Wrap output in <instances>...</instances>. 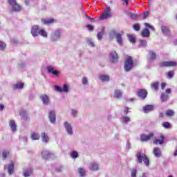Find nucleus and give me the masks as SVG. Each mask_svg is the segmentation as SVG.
I'll list each match as a JSON object with an SVG mask.
<instances>
[{
  "label": "nucleus",
  "mask_w": 177,
  "mask_h": 177,
  "mask_svg": "<svg viewBox=\"0 0 177 177\" xmlns=\"http://www.w3.org/2000/svg\"><path fill=\"white\" fill-rule=\"evenodd\" d=\"M136 161L138 164H142V162H144L146 167H149L150 160L147 158V156H146V154H145L143 152H138L136 155Z\"/></svg>",
  "instance_id": "nucleus-1"
},
{
  "label": "nucleus",
  "mask_w": 177,
  "mask_h": 177,
  "mask_svg": "<svg viewBox=\"0 0 177 177\" xmlns=\"http://www.w3.org/2000/svg\"><path fill=\"white\" fill-rule=\"evenodd\" d=\"M132 67H133V59L131 57H128L124 61V69L128 72L132 70Z\"/></svg>",
  "instance_id": "nucleus-2"
},
{
  "label": "nucleus",
  "mask_w": 177,
  "mask_h": 177,
  "mask_svg": "<svg viewBox=\"0 0 177 177\" xmlns=\"http://www.w3.org/2000/svg\"><path fill=\"white\" fill-rule=\"evenodd\" d=\"M62 38V30H57L53 32L50 35V39L51 42H57Z\"/></svg>",
  "instance_id": "nucleus-3"
},
{
  "label": "nucleus",
  "mask_w": 177,
  "mask_h": 177,
  "mask_svg": "<svg viewBox=\"0 0 177 177\" xmlns=\"http://www.w3.org/2000/svg\"><path fill=\"white\" fill-rule=\"evenodd\" d=\"M172 90L171 88H167L164 93L160 94V100L162 103H166L169 100V95H171Z\"/></svg>",
  "instance_id": "nucleus-4"
},
{
  "label": "nucleus",
  "mask_w": 177,
  "mask_h": 177,
  "mask_svg": "<svg viewBox=\"0 0 177 177\" xmlns=\"http://www.w3.org/2000/svg\"><path fill=\"white\" fill-rule=\"evenodd\" d=\"M8 3L12 7V12H20L21 10V7L19 6V4H17V2H16V0H8Z\"/></svg>",
  "instance_id": "nucleus-5"
},
{
  "label": "nucleus",
  "mask_w": 177,
  "mask_h": 177,
  "mask_svg": "<svg viewBox=\"0 0 177 177\" xmlns=\"http://www.w3.org/2000/svg\"><path fill=\"white\" fill-rule=\"evenodd\" d=\"M111 8L106 7L105 8L104 13L101 15L99 17V20H104V19H110L111 17Z\"/></svg>",
  "instance_id": "nucleus-6"
},
{
  "label": "nucleus",
  "mask_w": 177,
  "mask_h": 177,
  "mask_svg": "<svg viewBox=\"0 0 177 177\" xmlns=\"http://www.w3.org/2000/svg\"><path fill=\"white\" fill-rule=\"evenodd\" d=\"M64 127L68 135L73 136L74 132L73 131V126H71V124H70L68 122H64Z\"/></svg>",
  "instance_id": "nucleus-7"
},
{
  "label": "nucleus",
  "mask_w": 177,
  "mask_h": 177,
  "mask_svg": "<svg viewBox=\"0 0 177 177\" xmlns=\"http://www.w3.org/2000/svg\"><path fill=\"white\" fill-rule=\"evenodd\" d=\"M176 62L174 61H165L162 62L159 64L160 67H175L176 66Z\"/></svg>",
  "instance_id": "nucleus-8"
},
{
  "label": "nucleus",
  "mask_w": 177,
  "mask_h": 177,
  "mask_svg": "<svg viewBox=\"0 0 177 177\" xmlns=\"http://www.w3.org/2000/svg\"><path fill=\"white\" fill-rule=\"evenodd\" d=\"M46 70L48 74H53V75H55V77H59V75L60 74V72L55 69V67L52 66H48Z\"/></svg>",
  "instance_id": "nucleus-9"
},
{
  "label": "nucleus",
  "mask_w": 177,
  "mask_h": 177,
  "mask_svg": "<svg viewBox=\"0 0 177 177\" xmlns=\"http://www.w3.org/2000/svg\"><path fill=\"white\" fill-rule=\"evenodd\" d=\"M41 157L44 160H50L53 157V153L49 151H43L41 152Z\"/></svg>",
  "instance_id": "nucleus-10"
},
{
  "label": "nucleus",
  "mask_w": 177,
  "mask_h": 177,
  "mask_svg": "<svg viewBox=\"0 0 177 177\" xmlns=\"http://www.w3.org/2000/svg\"><path fill=\"white\" fill-rule=\"evenodd\" d=\"M41 29H39V26L38 25L32 26L31 28V34L32 37H38L39 35V31Z\"/></svg>",
  "instance_id": "nucleus-11"
},
{
  "label": "nucleus",
  "mask_w": 177,
  "mask_h": 177,
  "mask_svg": "<svg viewBox=\"0 0 177 177\" xmlns=\"http://www.w3.org/2000/svg\"><path fill=\"white\" fill-rule=\"evenodd\" d=\"M109 59L111 63H117L118 62V55H117V52L111 51L110 53Z\"/></svg>",
  "instance_id": "nucleus-12"
},
{
  "label": "nucleus",
  "mask_w": 177,
  "mask_h": 177,
  "mask_svg": "<svg viewBox=\"0 0 177 177\" xmlns=\"http://www.w3.org/2000/svg\"><path fill=\"white\" fill-rule=\"evenodd\" d=\"M48 118L51 124H55L56 123V112H55V111H50V112L48 113Z\"/></svg>",
  "instance_id": "nucleus-13"
},
{
  "label": "nucleus",
  "mask_w": 177,
  "mask_h": 177,
  "mask_svg": "<svg viewBox=\"0 0 177 177\" xmlns=\"http://www.w3.org/2000/svg\"><path fill=\"white\" fill-rule=\"evenodd\" d=\"M153 136H154L153 133H150L149 135L142 134L140 136V140L141 142H148V140H150Z\"/></svg>",
  "instance_id": "nucleus-14"
},
{
  "label": "nucleus",
  "mask_w": 177,
  "mask_h": 177,
  "mask_svg": "<svg viewBox=\"0 0 177 177\" xmlns=\"http://www.w3.org/2000/svg\"><path fill=\"white\" fill-rule=\"evenodd\" d=\"M137 95L138 97H140V99H146V97H147V91L145 89H140L138 90Z\"/></svg>",
  "instance_id": "nucleus-15"
},
{
  "label": "nucleus",
  "mask_w": 177,
  "mask_h": 177,
  "mask_svg": "<svg viewBox=\"0 0 177 177\" xmlns=\"http://www.w3.org/2000/svg\"><path fill=\"white\" fill-rule=\"evenodd\" d=\"M41 142L44 143H48L50 138H49V135L45 132L41 133Z\"/></svg>",
  "instance_id": "nucleus-16"
},
{
  "label": "nucleus",
  "mask_w": 177,
  "mask_h": 177,
  "mask_svg": "<svg viewBox=\"0 0 177 177\" xmlns=\"http://www.w3.org/2000/svg\"><path fill=\"white\" fill-rule=\"evenodd\" d=\"M9 127L12 132H16V131H17V124H16L15 120H10Z\"/></svg>",
  "instance_id": "nucleus-17"
},
{
  "label": "nucleus",
  "mask_w": 177,
  "mask_h": 177,
  "mask_svg": "<svg viewBox=\"0 0 177 177\" xmlns=\"http://www.w3.org/2000/svg\"><path fill=\"white\" fill-rule=\"evenodd\" d=\"M8 169L9 175H12L13 174V171H15V165L13 163H10L8 165L4 166V169Z\"/></svg>",
  "instance_id": "nucleus-18"
},
{
  "label": "nucleus",
  "mask_w": 177,
  "mask_h": 177,
  "mask_svg": "<svg viewBox=\"0 0 177 177\" xmlns=\"http://www.w3.org/2000/svg\"><path fill=\"white\" fill-rule=\"evenodd\" d=\"M160 30L164 35H171V31L169 30V28L168 26H162L160 27Z\"/></svg>",
  "instance_id": "nucleus-19"
},
{
  "label": "nucleus",
  "mask_w": 177,
  "mask_h": 177,
  "mask_svg": "<svg viewBox=\"0 0 177 177\" xmlns=\"http://www.w3.org/2000/svg\"><path fill=\"white\" fill-rule=\"evenodd\" d=\"M88 169L90 171H97L99 169V164L93 162L88 165Z\"/></svg>",
  "instance_id": "nucleus-20"
},
{
  "label": "nucleus",
  "mask_w": 177,
  "mask_h": 177,
  "mask_svg": "<svg viewBox=\"0 0 177 177\" xmlns=\"http://www.w3.org/2000/svg\"><path fill=\"white\" fill-rule=\"evenodd\" d=\"M143 112L145 113V114H147V113H150L154 110V106L153 105H146L142 108Z\"/></svg>",
  "instance_id": "nucleus-21"
},
{
  "label": "nucleus",
  "mask_w": 177,
  "mask_h": 177,
  "mask_svg": "<svg viewBox=\"0 0 177 177\" xmlns=\"http://www.w3.org/2000/svg\"><path fill=\"white\" fill-rule=\"evenodd\" d=\"M40 99L44 104H46V105L49 104L50 100H49V97H48V95H44V94L41 95Z\"/></svg>",
  "instance_id": "nucleus-22"
},
{
  "label": "nucleus",
  "mask_w": 177,
  "mask_h": 177,
  "mask_svg": "<svg viewBox=\"0 0 177 177\" xmlns=\"http://www.w3.org/2000/svg\"><path fill=\"white\" fill-rule=\"evenodd\" d=\"M156 59H157V54L156 52L150 50L149 52V61L153 62Z\"/></svg>",
  "instance_id": "nucleus-23"
},
{
  "label": "nucleus",
  "mask_w": 177,
  "mask_h": 177,
  "mask_svg": "<svg viewBox=\"0 0 177 177\" xmlns=\"http://www.w3.org/2000/svg\"><path fill=\"white\" fill-rule=\"evenodd\" d=\"M41 136H39V133L38 132H32L30 135V138L32 139V140H39Z\"/></svg>",
  "instance_id": "nucleus-24"
},
{
  "label": "nucleus",
  "mask_w": 177,
  "mask_h": 177,
  "mask_svg": "<svg viewBox=\"0 0 177 177\" xmlns=\"http://www.w3.org/2000/svg\"><path fill=\"white\" fill-rule=\"evenodd\" d=\"M141 35L144 38H149V37H150V30L147 28H145L141 31Z\"/></svg>",
  "instance_id": "nucleus-25"
},
{
  "label": "nucleus",
  "mask_w": 177,
  "mask_h": 177,
  "mask_svg": "<svg viewBox=\"0 0 177 177\" xmlns=\"http://www.w3.org/2000/svg\"><path fill=\"white\" fill-rule=\"evenodd\" d=\"M165 137L163 135H160V139H155L153 140V145H162L164 143V140Z\"/></svg>",
  "instance_id": "nucleus-26"
},
{
  "label": "nucleus",
  "mask_w": 177,
  "mask_h": 177,
  "mask_svg": "<svg viewBox=\"0 0 177 177\" xmlns=\"http://www.w3.org/2000/svg\"><path fill=\"white\" fill-rule=\"evenodd\" d=\"M31 175H32V169L31 168L25 170L23 173V176L24 177H29L31 176Z\"/></svg>",
  "instance_id": "nucleus-27"
},
{
  "label": "nucleus",
  "mask_w": 177,
  "mask_h": 177,
  "mask_svg": "<svg viewBox=\"0 0 177 177\" xmlns=\"http://www.w3.org/2000/svg\"><path fill=\"white\" fill-rule=\"evenodd\" d=\"M122 97V91L120 90H115L114 92L113 97L115 99H120Z\"/></svg>",
  "instance_id": "nucleus-28"
},
{
  "label": "nucleus",
  "mask_w": 177,
  "mask_h": 177,
  "mask_svg": "<svg viewBox=\"0 0 177 177\" xmlns=\"http://www.w3.org/2000/svg\"><path fill=\"white\" fill-rule=\"evenodd\" d=\"M153 151L155 157L158 158L161 156V149L159 147L154 148Z\"/></svg>",
  "instance_id": "nucleus-29"
},
{
  "label": "nucleus",
  "mask_w": 177,
  "mask_h": 177,
  "mask_svg": "<svg viewBox=\"0 0 177 177\" xmlns=\"http://www.w3.org/2000/svg\"><path fill=\"white\" fill-rule=\"evenodd\" d=\"M115 38L118 44H119V45H122V36L120 33L116 32Z\"/></svg>",
  "instance_id": "nucleus-30"
},
{
  "label": "nucleus",
  "mask_w": 177,
  "mask_h": 177,
  "mask_svg": "<svg viewBox=\"0 0 177 177\" xmlns=\"http://www.w3.org/2000/svg\"><path fill=\"white\" fill-rule=\"evenodd\" d=\"M100 80L103 82H107L110 80V77L107 75H101L99 77Z\"/></svg>",
  "instance_id": "nucleus-31"
},
{
  "label": "nucleus",
  "mask_w": 177,
  "mask_h": 177,
  "mask_svg": "<svg viewBox=\"0 0 177 177\" xmlns=\"http://www.w3.org/2000/svg\"><path fill=\"white\" fill-rule=\"evenodd\" d=\"M24 87V84L23 83H18L12 86L13 89H23Z\"/></svg>",
  "instance_id": "nucleus-32"
},
{
  "label": "nucleus",
  "mask_w": 177,
  "mask_h": 177,
  "mask_svg": "<svg viewBox=\"0 0 177 177\" xmlns=\"http://www.w3.org/2000/svg\"><path fill=\"white\" fill-rule=\"evenodd\" d=\"M55 20L53 19H41L43 24H52Z\"/></svg>",
  "instance_id": "nucleus-33"
},
{
  "label": "nucleus",
  "mask_w": 177,
  "mask_h": 177,
  "mask_svg": "<svg viewBox=\"0 0 177 177\" xmlns=\"http://www.w3.org/2000/svg\"><path fill=\"white\" fill-rule=\"evenodd\" d=\"M128 38H129V41L131 43V44H135L136 42V39L135 38V35H127Z\"/></svg>",
  "instance_id": "nucleus-34"
},
{
  "label": "nucleus",
  "mask_w": 177,
  "mask_h": 177,
  "mask_svg": "<svg viewBox=\"0 0 177 177\" xmlns=\"http://www.w3.org/2000/svg\"><path fill=\"white\" fill-rule=\"evenodd\" d=\"M39 35L44 37V38H48V32L44 29H40L39 32Z\"/></svg>",
  "instance_id": "nucleus-35"
},
{
  "label": "nucleus",
  "mask_w": 177,
  "mask_h": 177,
  "mask_svg": "<svg viewBox=\"0 0 177 177\" xmlns=\"http://www.w3.org/2000/svg\"><path fill=\"white\" fill-rule=\"evenodd\" d=\"M20 115L25 121H27V120H28V114H27V112L21 111L20 113Z\"/></svg>",
  "instance_id": "nucleus-36"
},
{
  "label": "nucleus",
  "mask_w": 177,
  "mask_h": 177,
  "mask_svg": "<svg viewBox=\"0 0 177 177\" xmlns=\"http://www.w3.org/2000/svg\"><path fill=\"white\" fill-rule=\"evenodd\" d=\"M166 115L167 117H174V115H175V112L171 109H169L166 111Z\"/></svg>",
  "instance_id": "nucleus-37"
},
{
  "label": "nucleus",
  "mask_w": 177,
  "mask_h": 177,
  "mask_svg": "<svg viewBox=\"0 0 177 177\" xmlns=\"http://www.w3.org/2000/svg\"><path fill=\"white\" fill-rule=\"evenodd\" d=\"M103 35H104V30H102L101 32H99L97 34V37L99 41H102V39L103 38Z\"/></svg>",
  "instance_id": "nucleus-38"
},
{
  "label": "nucleus",
  "mask_w": 177,
  "mask_h": 177,
  "mask_svg": "<svg viewBox=\"0 0 177 177\" xmlns=\"http://www.w3.org/2000/svg\"><path fill=\"white\" fill-rule=\"evenodd\" d=\"M129 122H131V118L129 117L123 116L122 118V122L123 124H128Z\"/></svg>",
  "instance_id": "nucleus-39"
},
{
  "label": "nucleus",
  "mask_w": 177,
  "mask_h": 177,
  "mask_svg": "<svg viewBox=\"0 0 177 177\" xmlns=\"http://www.w3.org/2000/svg\"><path fill=\"white\" fill-rule=\"evenodd\" d=\"M87 44L91 48H95V43L93 42V40H92V39H87Z\"/></svg>",
  "instance_id": "nucleus-40"
},
{
  "label": "nucleus",
  "mask_w": 177,
  "mask_h": 177,
  "mask_svg": "<svg viewBox=\"0 0 177 177\" xmlns=\"http://www.w3.org/2000/svg\"><path fill=\"white\" fill-rule=\"evenodd\" d=\"M158 82L153 83L151 86L152 89H154V91H158Z\"/></svg>",
  "instance_id": "nucleus-41"
},
{
  "label": "nucleus",
  "mask_w": 177,
  "mask_h": 177,
  "mask_svg": "<svg viewBox=\"0 0 177 177\" xmlns=\"http://www.w3.org/2000/svg\"><path fill=\"white\" fill-rule=\"evenodd\" d=\"M71 157L72 158H77L78 157V152L75 151H73L71 153Z\"/></svg>",
  "instance_id": "nucleus-42"
},
{
  "label": "nucleus",
  "mask_w": 177,
  "mask_h": 177,
  "mask_svg": "<svg viewBox=\"0 0 177 177\" xmlns=\"http://www.w3.org/2000/svg\"><path fill=\"white\" fill-rule=\"evenodd\" d=\"M62 92H64L65 93H68V85L66 84H64L62 88Z\"/></svg>",
  "instance_id": "nucleus-43"
},
{
  "label": "nucleus",
  "mask_w": 177,
  "mask_h": 177,
  "mask_svg": "<svg viewBox=\"0 0 177 177\" xmlns=\"http://www.w3.org/2000/svg\"><path fill=\"white\" fill-rule=\"evenodd\" d=\"M140 46H147V41L146 40L140 39Z\"/></svg>",
  "instance_id": "nucleus-44"
},
{
  "label": "nucleus",
  "mask_w": 177,
  "mask_h": 177,
  "mask_svg": "<svg viewBox=\"0 0 177 177\" xmlns=\"http://www.w3.org/2000/svg\"><path fill=\"white\" fill-rule=\"evenodd\" d=\"M71 114L73 115V117L75 118L77 117V115L78 114V111L75 109H71Z\"/></svg>",
  "instance_id": "nucleus-45"
},
{
  "label": "nucleus",
  "mask_w": 177,
  "mask_h": 177,
  "mask_svg": "<svg viewBox=\"0 0 177 177\" xmlns=\"http://www.w3.org/2000/svg\"><path fill=\"white\" fill-rule=\"evenodd\" d=\"M115 34H117V32H115V31H112L109 33V39H111L112 41V39H114V37H115Z\"/></svg>",
  "instance_id": "nucleus-46"
},
{
  "label": "nucleus",
  "mask_w": 177,
  "mask_h": 177,
  "mask_svg": "<svg viewBox=\"0 0 177 177\" xmlns=\"http://www.w3.org/2000/svg\"><path fill=\"white\" fill-rule=\"evenodd\" d=\"M79 174H80V176H85V169L84 168L79 169Z\"/></svg>",
  "instance_id": "nucleus-47"
},
{
  "label": "nucleus",
  "mask_w": 177,
  "mask_h": 177,
  "mask_svg": "<svg viewBox=\"0 0 177 177\" xmlns=\"http://www.w3.org/2000/svg\"><path fill=\"white\" fill-rule=\"evenodd\" d=\"M133 28L136 31H139V30H140V25L139 24H136L133 25Z\"/></svg>",
  "instance_id": "nucleus-48"
},
{
  "label": "nucleus",
  "mask_w": 177,
  "mask_h": 177,
  "mask_svg": "<svg viewBox=\"0 0 177 177\" xmlns=\"http://www.w3.org/2000/svg\"><path fill=\"white\" fill-rule=\"evenodd\" d=\"M6 45L3 43V41H0V50H5V48Z\"/></svg>",
  "instance_id": "nucleus-49"
},
{
  "label": "nucleus",
  "mask_w": 177,
  "mask_h": 177,
  "mask_svg": "<svg viewBox=\"0 0 177 177\" xmlns=\"http://www.w3.org/2000/svg\"><path fill=\"white\" fill-rule=\"evenodd\" d=\"M136 174H138V170L136 169H131V177H136Z\"/></svg>",
  "instance_id": "nucleus-50"
},
{
  "label": "nucleus",
  "mask_w": 177,
  "mask_h": 177,
  "mask_svg": "<svg viewBox=\"0 0 177 177\" xmlns=\"http://www.w3.org/2000/svg\"><path fill=\"white\" fill-rule=\"evenodd\" d=\"M175 73H174V71H169L168 72V73H167V77H168V78H174V75Z\"/></svg>",
  "instance_id": "nucleus-51"
},
{
  "label": "nucleus",
  "mask_w": 177,
  "mask_h": 177,
  "mask_svg": "<svg viewBox=\"0 0 177 177\" xmlns=\"http://www.w3.org/2000/svg\"><path fill=\"white\" fill-rule=\"evenodd\" d=\"M82 82L83 85H88V78L86 77H84L82 79Z\"/></svg>",
  "instance_id": "nucleus-52"
},
{
  "label": "nucleus",
  "mask_w": 177,
  "mask_h": 177,
  "mask_svg": "<svg viewBox=\"0 0 177 177\" xmlns=\"http://www.w3.org/2000/svg\"><path fill=\"white\" fill-rule=\"evenodd\" d=\"M145 27H147L148 28L151 29L152 31H156V28H154L153 26L150 25L149 24L145 23Z\"/></svg>",
  "instance_id": "nucleus-53"
},
{
  "label": "nucleus",
  "mask_w": 177,
  "mask_h": 177,
  "mask_svg": "<svg viewBox=\"0 0 177 177\" xmlns=\"http://www.w3.org/2000/svg\"><path fill=\"white\" fill-rule=\"evenodd\" d=\"M162 126L164 127V128H166L167 129L168 128L171 127V124L168 122H165L162 124Z\"/></svg>",
  "instance_id": "nucleus-54"
},
{
  "label": "nucleus",
  "mask_w": 177,
  "mask_h": 177,
  "mask_svg": "<svg viewBox=\"0 0 177 177\" xmlns=\"http://www.w3.org/2000/svg\"><path fill=\"white\" fill-rule=\"evenodd\" d=\"M129 16H130L131 19H133L134 20L136 19H138V15H136V14L130 13Z\"/></svg>",
  "instance_id": "nucleus-55"
},
{
  "label": "nucleus",
  "mask_w": 177,
  "mask_h": 177,
  "mask_svg": "<svg viewBox=\"0 0 177 177\" xmlns=\"http://www.w3.org/2000/svg\"><path fill=\"white\" fill-rule=\"evenodd\" d=\"M8 154H9V152H8L6 151H3V158L4 160H6Z\"/></svg>",
  "instance_id": "nucleus-56"
},
{
  "label": "nucleus",
  "mask_w": 177,
  "mask_h": 177,
  "mask_svg": "<svg viewBox=\"0 0 177 177\" xmlns=\"http://www.w3.org/2000/svg\"><path fill=\"white\" fill-rule=\"evenodd\" d=\"M55 89L57 91V92H62V88L57 85L55 86Z\"/></svg>",
  "instance_id": "nucleus-57"
},
{
  "label": "nucleus",
  "mask_w": 177,
  "mask_h": 177,
  "mask_svg": "<svg viewBox=\"0 0 177 177\" xmlns=\"http://www.w3.org/2000/svg\"><path fill=\"white\" fill-rule=\"evenodd\" d=\"M124 113L125 115H128V113H131V111H129V109H128V107L125 106Z\"/></svg>",
  "instance_id": "nucleus-58"
},
{
  "label": "nucleus",
  "mask_w": 177,
  "mask_h": 177,
  "mask_svg": "<svg viewBox=\"0 0 177 177\" xmlns=\"http://www.w3.org/2000/svg\"><path fill=\"white\" fill-rule=\"evenodd\" d=\"M86 28L89 30V31H93V26H92L91 25H86Z\"/></svg>",
  "instance_id": "nucleus-59"
},
{
  "label": "nucleus",
  "mask_w": 177,
  "mask_h": 177,
  "mask_svg": "<svg viewBox=\"0 0 177 177\" xmlns=\"http://www.w3.org/2000/svg\"><path fill=\"white\" fill-rule=\"evenodd\" d=\"M148 17H149V11H147V12H144L143 19H146Z\"/></svg>",
  "instance_id": "nucleus-60"
},
{
  "label": "nucleus",
  "mask_w": 177,
  "mask_h": 177,
  "mask_svg": "<svg viewBox=\"0 0 177 177\" xmlns=\"http://www.w3.org/2000/svg\"><path fill=\"white\" fill-rule=\"evenodd\" d=\"M21 140H23V142H27L28 140V138L27 136H23L21 138Z\"/></svg>",
  "instance_id": "nucleus-61"
},
{
  "label": "nucleus",
  "mask_w": 177,
  "mask_h": 177,
  "mask_svg": "<svg viewBox=\"0 0 177 177\" xmlns=\"http://www.w3.org/2000/svg\"><path fill=\"white\" fill-rule=\"evenodd\" d=\"M126 149H131V143H129V141L127 142Z\"/></svg>",
  "instance_id": "nucleus-62"
},
{
  "label": "nucleus",
  "mask_w": 177,
  "mask_h": 177,
  "mask_svg": "<svg viewBox=\"0 0 177 177\" xmlns=\"http://www.w3.org/2000/svg\"><path fill=\"white\" fill-rule=\"evenodd\" d=\"M19 66L20 68H23L26 67V64L21 63V64H19Z\"/></svg>",
  "instance_id": "nucleus-63"
},
{
  "label": "nucleus",
  "mask_w": 177,
  "mask_h": 177,
  "mask_svg": "<svg viewBox=\"0 0 177 177\" xmlns=\"http://www.w3.org/2000/svg\"><path fill=\"white\" fill-rule=\"evenodd\" d=\"M167 85V84L165 83H162L161 84V89L164 90L165 89V86Z\"/></svg>",
  "instance_id": "nucleus-64"
}]
</instances>
